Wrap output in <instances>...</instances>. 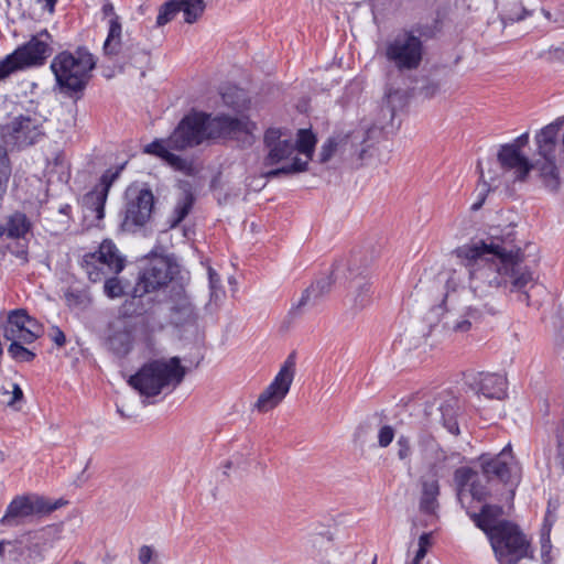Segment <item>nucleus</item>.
Returning <instances> with one entry per match:
<instances>
[{
    "instance_id": "53",
    "label": "nucleus",
    "mask_w": 564,
    "mask_h": 564,
    "mask_svg": "<svg viewBox=\"0 0 564 564\" xmlns=\"http://www.w3.org/2000/svg\"><path fill=\"white\" fill-rule=\"evenodd\" d=\"M239 93L240 91L237 88H229V91H221L224 104L232 108L238 107L239 102L234 99V96H238Z\"/></svg>"
},
{
    "instance_id": "62",
    "label": "nucleus",
    "mask_w": 564,
    "mask_h": 564,
    "mask_svg": "<svg viewBox=\"0 0 564 564\" xmlns=\"http://www.w3.org/2000/svg\"><path fill=\"white\" fill-rule=\"evenodd\" d=\"M427 551L424 550L423 547H419V550L416 551V554L414 557H416V562H421L425 555H426Z\"/></svg>"
},
{
    "instance_id": "50",
    "label": "nucleus",
    "mask_w": 564,
    "mask_h": 564,
    "mask_svg": "<svg viewBox=\"0 0 564 564\" xmlns=\"http://www.w3.org/2000/svg\"><path fill=\"white\" fill-rule=\"evenodd\" d=\"M394 438V430L390 425H383L378 433V444L380 447L389 446Z\"/></svg>"
},
{
    "instance_id": "64",
    "label": "nucleus",
    "mask_w": 564,
    "mask_h": 564,
    "mask_svg": "<svg viewBox=\"0 0 564 564\" xmlns=\"http://www.w3.org/2000/svg\"><path fill=\"white\" fill-rule=\"evenodd\" d=\"M70 209H72V207L69 205H64V206H61L59 213H62L64 215H68Z\"/></svg>"
},
{
    "instance_id": "60",
    "label": "nucleus",
    "mask_w": 564,
    "mask_h": 564,
    "mask_svg": "<svg viewBox=\"0 0 564 564\" xmlns=\"http://www.w3.org/2000/svg\"><path fill=\"white\" fill-rule=\"evenodd\" d=\"M431 533H423L419 538V547H423L427 551L429 546L431 545Z\"/></svg>"
},
{
    "instance_id": "41",
    "label": "nucleus",
    "mask_w": 564,
    "mask_h": 564,
    "mask_svg": "<svg viewBox=\"0 0 564 564\" xmlns=\"http://www.w3.org/2000/svg\"><path fill=\"white\" fill-rule=\"evenodd\" d=\"M330 545V539L326 534L315 533L310 535L305 541V549L311 554H319Z\"/></svg>"
},
{
    "instance_id": "49",
    "label": "nucleus",
    "mask_w": 564,
    "mask_h": 564,
    "mask_svg": "<svg viewBox=\"0 0 564 564\" xmlns=\"http://www.w3.org/2000/svg\"><path fill=\"white\" fill-rule=\"evenodd\" d=\"M337 149V142L334 138H329L321 148L319 162H327Z\"/></svg>"
},
{
    "instance_id": "18",
    "label": "nucleus",
    "mask_w": 564,
    "mask_h": 564,
    "mask_svg": "<svg viewBox=\"0 0 564 564\" xmlns=\"http://www.w3.org/2000/svg\"><path fill=\"white\" fill-rule=\"evenodd\" d=\"M497 159L503 171V176L500 178L507 184L509 182H524L534 167L529 158L523 152L517 151L512 145H500Z\"/></svg>"
},
{
    "instance_id": "24",
    "label": "nucleus",
    "mask_w": 564,
    "mask_h": 564,
    "mask_svg": "<svg viewBox=\"0 0 564 564\" xmlns=\"http://www.w3.org/2000/svg\"><path fill=\"white\" fill-rule=\"evenodd\" d=\"M171 323L180 326L195 321V307L183 286H173L170 296Z\"/></svg>"
},
{
    "instance_id": "63",
    "label": "nucleus",
    "mask_w": 564,
    "mask_h": 564,
    "mask_svg": "<svg viewBox=\"0 0 564 564\" xmlns=\"http://www.w3.org/2000/svg\"><path fill=\"white\" fill-rule=\"evenodd\" d=\"M46 2V7L48 8V10L52 12L54 10V7L57 2V0H45Z\"/></svg>"
},
{
    "instance_id": "5",
    "label": "nucleus",
    "mask_w": 564,
    "mask_h": 564,
    "mask_svg": "<svg viewBox=\"0 0 564 564\" xmlns=\"http://www.w3.org/2000/svg\"><path fill=\"white\" fill-rule=\"evenodd\" d=\"M177 268L173 257L151 251L142 261L132 299L124 304V314H143V310L137 308L143 295L166 286L177 272Z\"/></svg>"
},
{
    "instance_id": "35",
    "label": "nucleus",
    "mask_w": 564,
    "mask_h": 564,
    "mask_svg": "<svg viewBox=\"0 0 564 564\" xmlns=\"http://www.w3.org/2000/svg\"><path fill=\"white\" fill-rule=\"evenodd\" d=\"M529 14V11L522 7L519 0H508L501 4L499 10V17L503 26L521 21Z\"/></svg>"
},
{
    "instance_id": "6",
    "label": "nucleus",
    "mask_w": 564,
    "mask_h": 564,
    "mask_svg": "<svg viewBox=\"0 0 564 564\" xmlns=\"http://www.w3.org/2000/svg\"><path fill=\"white\" fill-rule=\"evenodd\" d=\"M95 66L94 55L86 48L78 47L74 52L63 51L56 54L50 68L61 91L78 93L88 84Z\"/></svg>"
},
{
    "instance_id": "40",
    "label": "nucleus",
    "mask_w": 564,
    "mask_h": 564,
    "mask_svg": "<svg viewBox=\"0 0 564 564\" xmlns=\"http://www.w3.org/2000/svg\"><path fill=\"white\" fill-rule=\"evenodd\" d=\"M11 344L8 348V354L19 362H30L35 358V354L23 346L22 339L10 340Z\"/></svg>"
},
{
    "instance_id": "55",
    "label": "nucleus",
    "mask_w": 564,
    "mask_h": 564,
    "mask_svg": "<svg viewBox=\"0 0 564 564\" xmlns=\"http://www.w3.org/2000/svg\"><path fill=\"white\" fill-rule=\"evenodd\" d=\"M528 143H529V133L524 132V133L520 134L519 137H517L511 142L506 143L505 145H512V147L516 148L517 151H521L522 152V149L524 147H527Z\"/></svg>"
},
{
    "instance_id": "10",
    "label": "nucleus",
    "mask_w": 564,
    "mask_h": 564,
    "mask_svg": "<svg viewBox=\"0 0 564 564\" xmlns=\"http://www.w3.org/2000/svg\"><path fill=\"white\" fill-rule=\"evenodd\" d=\"M121 167L107 170L99 183L80 198L83 219L87 227H99L105 217V204L108 193L115 181L119 177Z\"/></svg>"
},
{
    "instance_id": "23",
    "label": "nucleus",
    "mask_w": 564,
    "mask_h": 564,
    "mask_svg": "<svg viewBox=\"0 0 564 564\" xmlns=\"http://www.w3.org/2000/svg\"><path fill=\"white\" fill-rule=\"evenodd\" d=\"M107 343L118 356L127 355L133 345V325L127 316H118L108 325Z\"/></svg>"
},
{
    "instance_id": "44",
    "label": "nucleus",
    "mask_w": 564,
    "mask_h": 564,
    "mask_svg": "<svg viewBox=\"0 0 564 564\" xmlns=\"http://www.w3.org/2000/svg\"><path fill=\"white\" fill-rule=\"evenodd\" d=\"M9 258L14 265H23L29 261L26 249H0V260Z\"/></svg>"
},
{
    "instance_id": "45",
    "label": "nucleus",
    "mask_w": 564,
    "mask_h": 564,
    "mask_svg": "<svg viewBox=\"0 0 564 564\" xmlns=\"http://www.w3.org/2000/svg\"><path fill=\"white\" fill-rule=\"evenodd\" d=\"M23 332L22 341L25 344H31L41 336L42 326L28 315V322H25V328Z\"/></svg>"
},
{
    "instance_id": "47",
    "label": "nucleus",
    "mask_w": 564,
    "mask_h": 564,
    "mask_svg": "<svg viewBox=\"0 0 564 564\" xmlns=\"http://www.w3.org/2000/svg\"><path fill=\"white\" fill-rule=\"evenodd\" d=\"M105 294L110 299H117L123 295V286L117 278H109L104 284Z\"/></svg>"
},
{
    "instance_id": "30",
    "label": "nucleus",
    "mask_w": 564,
    "mask_h": 564,
    "mask_svg": "<svg viewBox=\"0 0 564 564\" xmlns=\"http://www.w3.org/2000/svg\"><path fill=\"white\" fill-rule=\"evenodd\" d=\"M440 495V485L435 476L422 478V495L420 499V510L433 514L438 508L437 497Z\"/></svg>"
},
{
    "instance_id": "38",
    "label": "nucleus",
    "mask_w": 564,
    "mask_h": 564,
    "mask_svg": "<svg viewBox=\"0 0 564 564\" xmlns=\"http://www.w3.org/2000/svg\"><path fill=\"white\" fill-rule=\"evenodd\" d=\"M321 301L314 293L311 292L308 286L302 292L300 299L294 302L289 311L291 318H296L304 314L308 308H313L318 305Z\"/></svg>"
},
{
    "instance_id": "17",
    "label": "nucleus",
    "mask_w": 564,
    "mask_h": 564,
    "mask_svg": "<svg viewBox=\"0 0 564 564\" xmlns=\"http://www.w3.org/2000/svg\"><path fill=\"white\" fill-rule=\"evenodd\" d=\"M194 204V196L191 191H184L177 198L172 215L169 218V231L160 236V243H164L167 236L171 239V247L186 245L193 240L195 230L192 227H182L180 224L188 215Z\"/></svg>"
},
{
    "instance_id": "27",
    "label": "nucleus",
    "mask_w": 564,
    "mask_h": 564,
    "mask_svg": "<svg viewBox=\"0 0 564 564\" xmlns=\"http://www.w3.org/2000/svg\"><path fill=\"white\" fill-rule=\"evenodd\" d=\"M31 221L23 213H13L0 223V238L25 239L31 231Z\"/></svg>"
},
{
    "instance_id": "31",
    "label": "nucleus",
    "mask_w": 564,
    "mask_h": 564,
    "mask_svg": "<svg viewBox=\"0 0 564 564\" xmlns=\"http://www.w3.org/2000/svg\"><path fill=\"white\" fill-rule=\"evenodd\" d=\"M562 121L556 120L540 130L535 135L538 152L542 158H550L554 155L556 138Z\"/></svg>"
},
{
    "instance_id": "32",
    "label": "nucleus",
    "mask_w": 564,
    "mask_h": 564,
    "mask_svg": "<svg viewBox=\"0 0 564 564\" xmlns=\"http://www.w3.org/2000/svg\"><path fill=\"white\" fill-rule=\"evenodd\" d=\"M514 227L508 225L503 228L494 226L489 228L488 237L480 241V245L475 243L473 247H502L510 245L514 241Z\"/></svg>"
},
{
    "instance_id": "11",
    "label": "nucleus",
    "mask_w": 564,
    "mask_h": 564,
    "mask_svg": "<svg viewBox=\"0 0 564 564\" xmlns=\"http://www.w3.org/2000/svg\"><path fill=\"white\" fill-rule=\"evenodd\" d=\"M295 375V355L284 360L272 382L260 393L254 409L265 413L276 408L290 391Z\"/></svg>"
},
{
    "instance_id": "20",
    "label": "nucleus",
    "mask_w": 564,
    "mask_h": 564,
    "mask_svg": "<svg viewBox=\"0 0 564 564\" xmlns=\"http://www.w3.org/2000/svg\"><path fill=\"white\" fill-rule=\"evenodd\" d=\"M464 378L468 388L477 394L498 400L506 397L507 381L500 375L469 371L465 373Z\"/></svg>"
},
{
    "instance_id": "58",
    "label": "nucleus",
    "mask_w": 564,
    "mask_h": 564,
    "mask_svg": "<svg viewBox=\"0 0 564 564\" xmlns=\"http://www.w3.org/2000/svg\"><path fill=\"white\" fill-rule=\"evenodd\" d=\"M51 339L56 344L58 347H63L66 343V337L63 330L59 327H53Z\"/></svg>"
},
{
    "instance_id": "25",
    "label": "nucleus",
    "mask_w": 564,
    "mask_h": 564,
    "mask_svg": "<svg viewBox=\"0 0 564 564\" xmlns=\"http://www.w3.org/2000/svg\"><path fill=\"white\" fill-rule=\"evenodd\" d=\"M459 405L458 399L447 393L437 402L436 413L432 421L440 422L442 425L453 435L459 434V427L457 423Z\"/></svg>"
},
{
    "instance_id": "61",
    "label": "nucleus",
    "mask_w": 564,
    "mask_h": 564,
    "mask_svg": "<svg viewBox=\"0 0 564 564\" xmlns=\"http://www.w3.org/2000/svg\"><path fill=\"white\" fill-rule=\"evenodd\" d=\"M23 397V392H22V389L19 387V384L14 383L13 384V398H12V401L10 403H13L18 400H21Z\"/></svg>"
},
{
    "instance_id": "51",
    "label": "nucleus",
    "mask_w": 564,
    "mask_h": 564,
    "mask_svg": "<svg viewBox=\"0 0 564 564\" xmlns=\"http://www.w3.org/2000/svg\"><path fill=\"white\" fill-rule=\"evenodd\" d=\"M398 445V457L405 459L411 455V443L408 436L401 435L397 442Z\"/></svg>"
},
{
    "instance_id": "36",
    "label": "nucleus",
    "mask_w": 564,
    "mask_h": 564,
    "mask_svg": "<svg viewBox=\"0 0 564 564\" xmlns=\"http://www.w3.org/2000/svg\"><path fill=\"white\" fill-rule=\"evenodd\" d=\"M48 181L54 177L63 184H66L70 177L69 164L63 153H56L52 161L47 162Z\"/></svg>"
},
{
    "instance_id": "16",
    "label": "nucleus",
    "mask_w": 564,
    "mask_h": 564,
    "mask_svg": "<svg viewBox=\"0 0 564 564\" xmlns=\"http://www.w3.org/2000/svg\"><path fill=\"white\" fill-rule=\"evenodd\" d=\"M52 42L51 34L43 30L18 46L11 55L20 70L42 66L51 54Z\"/></svg>"
},
{
    "instance_id": "3",
    "label": "nucleus",
    "mask_w": 564,
    "mask_h": 564,
    "mask_svg": "<svg viewBox=\"0 0 564 564\" xmlns=\"http://www.w3.org/2000/svg\"><path fill=\"white\" fill-rule=\"evenodd\" d=\"M445 294L442 303L433 307L426 315L431 326L442 323L443 328L454 333H466L485 315H495L498 312L494 300L486 303H475L459 306L463 295L467 291L460 286L459 278L455 272L446 274Z\"/></svg>"
},
{
    "instance_id": "1",
    "label": "nucleus",
    "mask_w": 564,
    "mask_h": 564,
    "mask_svg": "<svg viewBox=\"0 0 564 564\" xmlns=\"http://www.w3.org/2000/svg\"><path fill=\"white\" fill-rule=\"evenodd\" d=\"M502 514V507L485 503L469 518L488 538L499 564H518L532 556L530 542L516 523L501 519Z\"/></svg>"
},
{
    "instance_id": "9",
    "label": "nucleus",
    "mask_w": 564,
    "mask_h": 564,
    "mask_svg": "<svg viewBox=\"0 0 564 564\" xmlns=\"http://www.w3.org/2000/svg\"><path fill=\"white\" fill-rule=\"evenodd\" d=\"M124 198L126 204L120 230L133 234L143 228L149 221L154 205V196L148 187L132 184L126 189Z\"/></svg>"
},
{
    "instance_id": "56",
    "label": "nucleus",
    "mask_w": 564,
    "mask_h": 564,
    "mask_svg": "<svg viewBox=\"0 0 564 564\" xmlns=\"http://www.w3.org/2000/svg\"><path fill=\"white\" fill-rule=\"evenodd\" d=\"M208 279H209V286L212 290V296L216 295L217 290L219 289L220 279L217 272L213 268H208Z\"/></svg>"
},
{
    "instance_id": "12",
    "label": "nucleus",
    "mask_w": 564,
    "mask_h": 564,
    "mask_svg": "<svg viewBox=\"0 0 564 564\" xmlns=\"http://www.w3.org/2000/svg\"><path fill=\"white\" fill-rule=\"evenodd\" d=\"M454 480L457 486V499L462 507L466 509L467 514L476 513L471 511L469 503L473 500L485 501L490 495L488 479L485 474L478 473L469 467H460L454 474Z\"/></svg>"
},
{
    "instance_id": "42",
    "label": "nucleus",
    "mask_w": 564,
    "mask_h": 564,
    "mask_svg": "<svg viewBox=\"0 0 564 564\" xmlns=\"http://www.w3.org/2000/svg\"><path fill=\"white\" fill-rule=\"evenodd\" d=\"M180 12V6L177 0H169L160 7L159 14L156 17V25L163 26L174 19L176 13Z\"/></svg>"
},
{
    "instance_id": "52",
    "label": "nucleus",
    "mask_w": 564,
    "mask_h": 564,
    "mask_svg": "<svg viewBox=\"0 0 564 564\" xmlns=\"http://www.w3.org/2000/svg\"><path fill=\"white\" fill-rule=\"evenodd\" d=\"M556 462L564 471V426L561 429L557 435V455Z\"/></svg>"
},
{
    "instance_id": "19",
    "label": "nucleus",
    "mask_w": 564,
    "mask_h": 564,
    "mask_svg": "<svg viewBox=\"0 0 564 564\" xmlns=\"http://www.w3.org/2000/svg\"><path fill=\"white\" fill-rule=\"evenodd\" d=\"M315 144L316 138L311 130H299L296 144H294L295 151L300 152L301 154H304L306 159L302 160L295 156L293 158L290 164H285L281 167L267 171L264 173V176L267 178H273L281 174H294L306 171L308 162L312 160Z\"/></svg>"
},
{
    "instance_id": "33",
    "label": "nucleus",
    "mask_w": 564,
    "mask_h": 564,
    "mask_svg": "<svg viewBox=\"0 0 564 564\" xmlns=\"http://www.w3.org/2000/svg\"><path fill=\"white\" fill-rule=\"evenodd\" d=\"M25 322H28V314L24 310H14L10 312L4 325V337L8 340L22 339Z\"/></svg>"
},
{
    "instance_id": "2",
    "label": "nucleus",
    "mask_w": 564,
    "mask_h": 564,
    "mask_svg": "<svg viewBox=\"0 0 564 564\" xmlns=\"http://www.w3.org/2000/svg\"><path fill=\"white\" fill-rule=\"evenodd\" d=\"M253 128L254 124L245 116L240 118L212 117L205 112H192L182 119L166 142L174 150H184L206 140L249 134Z\"/></svg>"
},
{
    "instance_id": "4",
    "label": "nucleus",
    "mask_w": 564,
    "mask_h": 564,
    "mask_svg": "<svg viewBox=\"0 0 564 564\" xmlns=\"http://www.w3.org/2000/svg\"><path fill=\"white\" fill-rule=\"evenodd\" d=\"M454 253L471 270L488 269L510 278L512 291L524 290L533 280L532 273L520 267V249H457Z\"/></svg>"
},
{
    "instance_id": "37",
    "label": "nucleus",
    "mask_w": 564,
    "mask_h": 564,
    "mask_svg": "<svg viewBox=\"0 0 564 564\" xmlns=\"http://www.w3.org/2000/svg\"><path fill=\"white\" fill-rule=\"evenodd\" d=\"M543 159L542 163H538L540 176L547 187L555 189L560 184V180L554 155Z\"/></svg>"
},
{
    "instance_id": "28",
    "label": "nucleus",
    "mask_w": 564,
    "mask_h": 564,
    "mask_svg": "<svg viewBox=\"0 0 564 564\" xmlns=\"http://www.w3.org/2000/svg\"><path fill=\"white\" fill-rule=\"evenodd\" d=\"M171 150L174 149L167 145L166 140H154L144 148L145 153L162 159L173 169L182 172L188 171L191 167L189 162L182 156L174 154Z\"/></svg>"
},
{
    "instance_id": "26",
    "label": "nucleus",
    "mask_w": 564,
    "mask_h": 564,
    "mask_svg": "<svg viewBox=\"0 0 564 564\" xmlns=\"http://www.w3.org/2000/svg\"><path fill=\"white\" fill-rule=\"evenodd\" d=\"M349 308L357 313L368 307L372 302L371 283L365 278H359L350 282L347 294Z\"/></svg>"
},
{
    "instance_id": "7",
    "label": "nucleus",
    "mask_w": 564,
    "mask_h": 564,
    "mask_svg": "<svg viewBox=\"0 0 564 564\" xmlns=\"http://www.w3.org/2000/svg\"><path fill=\"white\" fill-rule=\"evenodd\" d=\"M185 377L178 357L152 360L129 378V384L141 395L155 397L165 388H175Z\"/></svg>"
},
{
    "instance_id": "34",
    "label": "nucleus",
    "mask_w": 564,
    "mask_h": 564,
    "mask_svg": "<svg viewBox=\"0 0 564 564\" xmlns=\"http://www.w3.org/2000/svg\"><path fill=\"white\" fill-rule=\"evenodd\" d=\"M122 25L119 18L108 20V34L104 42V53L108 56L117 55L121 48Z\"/></svg>"
},
{
    "instance_id": "57",
    "label": "nucleus",
    "mask_w": 564,
    "mask_h": 564,
    "mask_svg": "<svg viewBox=\"0 0 564 564\" xmlns=\"http://www.w3.org/2000/svg\"><path fill=\"white\" fill-rule=\"evenodd\" d=\"M153 556V549L149 545H143L139 550V561L142 564H150Z\"/></svg>"
},
{
    "instance_id": "59",
    "label": "nucleus",
    "mask_w": 564,
    "mask_h": 564,
    "mask_svg": "<svg viewBox=\"0 0 564 564\" xmlns=\"http://www.w3.org/2000/svg\"><path fill=\"white\" fill-rule=\"evenodd\" d=\"M101 12L104 18H109V20H113V18H119L118 14L115 12V7L110 1L104 2L101 7Z\"/></svg>"
},
{
    "instance_id": "48",
    "label": "nucleus",
    "mask_w": 564,
    "mask_h": 564,
    "mask_svg": "<svg viewBox=\"0 0 564 564\" xmlns=\"http://www.w3.org/2000/svg\"><path fill=\"white\" fill-rule=\"evenodd\" d=\"M19 70L20 68L18 67L11 54L0 59V80L8 78L11 74Z\"/></svg>"
},
{
    "instance_id": "21",
    "label": "nucleus",
    "mask_w": 564,
    "mask_h": 564,
    "mask_svg": "<svg viewBox=\"0 0 564 564\" xmlns=\"http://www.w3.org/2000/svg\"><path fill=\"white\" fill-rule=\"evenodd\" d=\"M479 460L481 471L488 479H498L505 484H513L511 480L513 473V456L510 444L503 447V449L495 457L482 455Z\"/></svg>"
},
{
    "instance_id": "39",
    "label": "nucleus",
    "mask_w": 564,
    "mask_h": 564,
    "mask_svg": "<svg viewBox=\"0 0 564 564\" xmlns=\"http://www.w3.org/2000/svg\"><path fill=\"white\" fill-rule=\"evenodd\" d=\"M177 2L180 12L184 13V20L189 24L196 22L205 10L204 0H177Z\"/></svg>"
},
{
    "instance_id": "22",
    "label": "nucleus",
    "mask_w": 564,
    "mask_h": 564,
    "mask_svg": "<svg viewBox=\"0 0 564 564\" xmlns=\"http://www.w3.org/2000/svg\"><path fill=\"white\" fill-rule=\"evenodd\" d=\"M281 129L269 128L264 133V144L268 154L263 160L264 166H272L291 158L295 153V147L290 138H283Z\"/></svg>"
},
{
    "instance_id": "54",
    "label": "nucleus",
    "mask_w": 564,
    "mask_h": 564,
    "mask_svg": "<svg viewBox=\"0 0 564 564\" xmlns=\"http://www.w3.org/2000/svg\"><path fill=\"white\" fill-rule=\"evenodd\" d=\"M551 541L550 536H542L541 539V555L542 560L545 564H549L551 562L550 552H551Z\"/></svg>"
},
{
    "instance_id": "13",
    "label": "nucleus",
    "mask_w": 564,
    "mask_h": 564,
    "mask_svg": "<svg viewBox=\"0 0 564 564\" xmlns=\"http://www.w3.org/2000/svg\"><path fill=\"white\" fill-rule=\"evenodd\" d=\"M126 265V257L118 249H96L84 256L82 267L91 282L109 274H118Z\"/></svg>"
},
{
    "instance_id": "29",
    "label": "nucleus",
    "mask_w": 564,
    "mask_h": 564,
    "mask_svg": "<svg viewBox=\"0 0 564 564\" xmlns=\"http://www.w3.org/2000/svg\"><path fill=\"white\" fill-rule=\"evenodd\" d=\"M502 185H507V182L499 178L494 171L488 170L487 173L480 171V181L476 187V200L471 204L470 209L473 212L479 210L489 192Z\"/></svg>"
},
{
    "instance_id": "14",
    "label": "nucleus",
    "mask_w": 564,
    "mask_h": 564,
    "mask_svg": "<svg viewBox=\"0 0 564 564\" xmlns=\"http://www.w3.org/2000/svg\"><path fill=\"white\" fill-rule=\"evenodd\" d=\"M58 508V503H50L36 495L17 496L7 507L0 523L7 527L22 524L26 519L35 514L48 513Z\"/></svg>"
},
{
    "instance_id": "8",
    "label": "nucleus",
    "mask_w": 564,
    "mask_h": 564,
    "mask_svg": "<svg viewBox=\"0 0 564 564\" xmlns=\"http://www.w3.org/2000/svg\"><path fill=\"white\" fill-rule=\"evenodd\" d=\"M383 55L400 72L416 69L424 55L423 41L415 31L401 30L386 41Z\"/></svg>"
},
{
    "instance_id": "46",
    "label": "nucleus",
    "mask_w": 564,
    "mask_h": 564,
    "mask_svg": "<svg viewBox=\"0 0 564 564\" xmlns=\"http://www.w3.org/2000/svg\"><path fill=\"white\" fill-rule=\"evenodd\" d=\"M10 176V167L7 154L0 149V198L6 192L7 183Z\"/></svg>"
},
{
    "instance_id": "43",
    "label": "nucleus",
    "mask_w": 564,
    "mask_h": 564,
    "mask_svg": "<svg viewBox=\"0 0 564 564\" xmlns=\"http://www.w3.org/2000/svg\"><path fill=\"white\" fill-rule=\"evenodd\" d=\"M333 285H334V279H333L332 274H326V275H323V276L318 278L317 280H315L308 286V289L322 302V300L327 294H329V292L332 291Z\"/></svg>"
},
{
    "instance_id": "15",
    "label": "nucleus",
    "mask_w": 564,
    "mask_h": 564,
    "mask_svg": "<svg viewBox=\"0 0 564 564\" xmlns=\"http://www.w3.org/2000/svg\"><path fill=\"white\" fill-rule=\"evenodd\" d=\"M0 133L7 145L24 148L34 144L41 137L42 130L37 118L19 115L1 126Z\"/></svg>"
}]
</instances>
